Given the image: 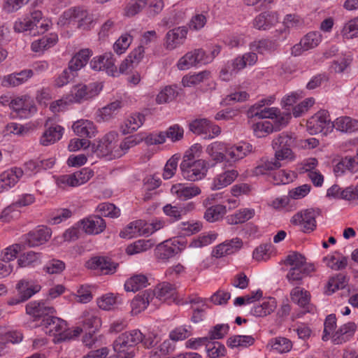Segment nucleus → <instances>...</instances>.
I'll use <instances>...</instances> for the list:
<instances>
[{
  "label": "nucleus",
  "instance_id": "obj_46",
  "mask_svg": "<svg viewBox=\"0 0 358 358\" xmlns=\"http://www.w3.org/2000/svg\"><path fill=\"white\" fill-rule=\"evenodd\" d=\"M148 284V280L144 274H135L127 279L124 283V289L127 292H137L145 287Z\"/></svg>",
  "mask_w": 358,
  "mask_h": 358
},
{
  "label": "nucleus",
  "instance_id": "obj_27",
  "mask_svg": "<svg viewBox=\"0 0 358 358\" xmlns=\"http://www.w3.org/2000/svg\"><path fill=\"white\" fill-rule=\"evenodd\" d=\"M238 176L236 169H229L215 176L210 185L212 190H219L231 185Z\"/></svg>",
  "mask_w": 358,
  "mask_h": 358
},
{
  "label": "nucleus",
  "instance_id": "obj_29",
  "mask_svg": "<svg viewBox=\"0 0 358 358\" xmlns=\"http://www.w3.org/2000/svg\"><path fill=\"white\" fill-rule=\"evenodd\" d=\"M155 297V292L150 289L137 294L131 301V313L137 315L143 311Z\"/></svg>",
  "mask_w": 358,
  "mask_h": 358
},
{
  "label": "nucleus",
  "instance_id": "obj_58",
  "mask_svg": "<svg viewBox=\"0 0 358 358\" xmlns=\"http://www.w3.org/2000/svg\"><path fill=\"white\" fill-rule=\"evenodd\" d=\"M83 327L89 332L94 333L100 327V319L90 312H84L82 316Z\"/></svg>",
  "mask_w": 358,
  "mask_h": 358
},
{
  "label": "nucleus",
  "instance_id": "obj_59",
  "mask_svg": "<svg viewBox=\"0 0 358 358\" xmlns=\"http://www.w3.org/2000/svg\"><path fill=\"white\" fill-rule=\"evenodd\" d=\"M252 117H257L262 119L276 117L280 111L277 108L262 107L258 109L254 108V105L250 108L249 111Z\"/></svg>",
  "mask_w": 358,
  "mask_h": 358
},
{
  "label": "nucleus",
  "instance_id": "obj_52",
  "mask_svg": "<svg viewBox=\"0 0 358 358\" xmlns=\"http://www.w3.org/2000/svg\"><path fill=\"white\" fill-rule=\"evenodd\" d=\"M255 338L252 336L234 335L227 339V344L231 348H248L252 345Z\"/></svg>",
  "mask_w": 358,
  "mask_h": 358
},
{
  "label": "nucleus",
  "instance_id": "obj_36",
  "mask_svg": "<svg viewBox=\"0 0 358 358\" xmlns=\"http://www.w3.org/2000/svg\"><path fill=\"white\" fill-rule=\"evenodd\" d=\"M206 153L215 164L227 161L226 143L220 141H215L206 148Z\"/></svg>",
  "mask_w": 358,
  "mask_h": 358
},
{
  "label": "nucleus",
  "instance_id": "obj_50",
  "mask_svg": "<svg viewBox=\"0 0 358 358\" xmlns=\"http://www.w3.org/2000/svg\"><path fill=\"white\" fill-rule=\"evenodd\" d=\"M323 261L328 267L335 271L343 269L348 264L347 257L338 252L326 256Z\"/></svg>",
  "mask_w": 358,
  "mask_h": 358
},
{
  "label": "nucleus",
  "instance_id": "obj_16",
  "mask_svg": "<svg viewBox=\"0 0 358 358\" xmlns=\"http://www.w3.org/2000/svg\"><path fill=\"white\" fill-rule=\"evenodd\" d=\"M85 266L88 269L97 271L101 274L108 275L116 271L118 264L113 262L108 257L95 256L86 262Z\"/></svg>",
  "mask_w": 358,
  "mask_h": 358
},
{
  "label": "nucleus",
  "instance_id": "obj_43",
  "mask_svg": "<svg viewBox=\"0 0 358 358\" xmlns=\"http://www.w3.org/2000/svg\"><path fill=\"white\" fill-rule=\"evenodd\" d=\"M276 306L275 299L270 297L264 300L262 304L252 307L250 313L255 317H264L273 313Z\"/></svg>",
  "mask_w": 358,
  "mask_h": 358
},
{
  "label": "nucleus",
  "instance_id": "obj_25",
  "mask_svg": "<svg viewBox=\"0 0 358 358\" xmlns=\"http://www.w3.org/2000/svg\"><path fill=\"white\" fill-rule=\"evenodd\" d=\"M279 22V15L277 12H264L253 20L252 24L259 30H268Z\"/></svg>",
  "mask_w": 358,
  "mask_h": 358
},
{
  "label": "nucleus",
  "instance_id": "obj_15",
  "mask_svg": "<svg viewBox=\"0 0 358 358\" xmlns=\"http://www.w3.org/2000/svg\"><path fill=\"white\" fill-rule=\"evenodd\" d=\"M322 41V35L319 31H310L306 34L291 49V54L294 57L301 55L304 51L313 49Z\"/></svg>",
  "mask_w": 358,
  "mask_h": 358
},
{
  "label": "nucleus",
  "instance_id": "obj_28",
  "mask_svg": "<svg viewBox=\"0 0 358 358\" xmlns=\"http://www.w3.org/2000/svg\"><path fill=\"white\" fill-rule=\"evenodd\" d=\"M41 289V286L38 283L27 279H21L15 285L17 294L26 301L39 292Z\"/></svg>",
  "mask_w": 358,
  "mask_h": 358
},
{
  "label": "nucleus",
  "instance_id": "obj_49",
  "mask_svg": "<svg viewBox=\"0 0 358 358\" xmlns=\"http://www.w3.org/2000/svg\"><path fill=\"white\" fill-rule=\"evenodd\" d=\"M121 107L120 102L114 101L99 109L96 113L97 121L106 122L112 119Z\"/></svg>",
  "mask_w": 358,
  "mask_h": 358
},
{
  "label": "nucleus",
  "instance_id": "obj_31",
  "mask_svg": "<svg viewBox=\"0 0 358 358\" xmlns=\"http://www.w3.org/2000/svg\"><path fill=\"white\" fill-rule=\"evenodd\" d=\"M145 116L139 113L127 116L122 122L120 129L123 134H131L138 130L145 122Z\"/></svg>",
  "mask_w": 358,
  "mask_h": 358
},
{
  "label": "nucleus",
  "instance_id": "obj_30",
  "mask_svg": "<svg viewBox=\"0 0 358 358\" xmlns=\"http://www.w3.org/2000/svg\"><path fill=\"white\" fill-rule=\"evenodd\" d=\"M82 228L88 234H99L106 228L104 220L98 215L90 216L81 221Z\"/></svg>",
  "mask_w": 358,
  "mask_h": 358
},
{
  "label": "nucleus",
  "instance_id": "obj_14",
  "mask_svg": "<svg viewBox=\"0 0 358 358\" xmlns=\"http://www.w3.org/2000/svg\"><path fill=\"white\" fill-rule=\"evenodd\" d=\"M189 129L194 134L203 135L204 138L212 139L218 136L220 128L206 118L196 119L189 123Z\"/></svg>",
  "mask_w": 358,
  "mask_h": 358
},
{
  "label": "nucleus",
  "instance_id": "obj_37",
  "mask_svg": "<svg viewBox=\"0 0 358 358\" xmlns=\"http://www.w3.org/2000/svg\"><path fill=\"white\" fill-rule=\"evenodd\" d=\"M279 44L275 41L268 38H262L252 42L250 44V49L257 52L259 55H266L273 52L278 47Z\"/></svg>",
  "mask_w": 358,
  "mask_h": 358
},
{
  "label": "nucleus",
  "instance_id": "obj_6",
  "mask_svg": "<svg viewBox=\"0 0 358 358\" xmlns=\"http://www.w3.org/2000/svg\"><path fill=\"white\" fill-rule=\"evenodd\" d=\"M102 89L103 85L100 83H92L89 85L78 84L73 86L66 95L71 104L81 103L96 96Z\"/></svg>",
  "mask_w": 358,
  "mask_h": 358
},
{
  "label": "nucleus",
  "instance_id": "obj_12",
  "mask_svg": "<svg viewBox=\"0 0 358 358\" xmlns=\"http://www.w3.org/2000/svg\"><path fill=\"white\" fill-rule=\"evenodd\" d=\"M52 231L45 226H38L28 234L22 236L24 246L37 247L45 243L51 237Z\"/></svg>",
  "mask_w": 358,
  "mask_h": 358
},
{
  "label": "nucleus",
  "instance_id": "obj_60",
  "mask_svg": "<svg viewBox=\"0 0 358 358\" xmlns=\"http://www.w3.org/2000/svg\"><path fill=\"white\" fill-rule=\"evenodd\" d=\"M153 245L154 243L152 240L141 239L129 245L127 248L126 251L128 255H132L145 252L150 249Z\"/></svg>",
  "mask_w": 358,
  "mask_h": 358
},
{
  "label": "nucleus",
  "instance_id": "obj_3",
  "mask_svg": "<svg viewBox=\"0 0 358 358\" xmlns=\"http://www.w3.org/2000/svg\"><path fill=\"white\" fill-rule=\"evenodd\" d=\"M293 143V136L286 133H281L273 140L272 148L275 151V155L272 159L278 164V169L283 164L295 159L296 156L291 148Z\"/></svg>",
  "mask_w": 358,
  "mask_h": 358
},
{
  "label": "nucleus",
  "instance_id": "obj_8",
  "mask_svg": "<svg viewBox=\"0 0 358 358\" xmlns=\"http://www.w3.org/2000/svg\"><path fill=\"white\" fill-rule=\"evenodd\" d=\"M94 176V171L83 168L71 174L62 175L55 178L57 185L62 189L74 187L86 183Z\"/></svg>",
  "mask_w": 358,
  "mask_h": 358
},
{
  "label": "nucleus",
  "instance_id": "obj_56",
  "mask_svg": "<svg viewBox=\"0 0 358 358\" xmlns=\"http://www.w3.org/2000/svg\"><path fill=\"white\" fill-rule=\"evenodd\" d=\"M141 141L142 138L137 136H131L125 138L120 144L118 143V151H116V156H117L118 158L121 157L131 148L139 144Z\"/></svg>",
  "mask_w": 358,
  "mask_h": 358
},
{
  "label": "nucleus",
  "instance_id": "obj_13",
  "mask_svg": "<svg viewBox=\"0 0 358 358\" xmlns=\"http://www.w3.org/2000/svg\"><path fill=\"white\" fill-rule=\"evenodd\" d=\"M66 326V322L65 320L53 315L44 317L41 322V327L43 331L47 334L54 336L57 342L62 341L61 337H63Z\"/></svg>",
  "mask_w": 358,
  "mask_h": 358
},
{
  "label": "nucleus",
  "instance_id": "obj_32",
  "mask_svg": "<svg viewBox=\"0 0 358 358\" xmlns=\"http://www.w3.org/2000/svg\"><path fill=\"white\" fill-rule=\"evenodd\" d=\"M58 42V36L55 33H50L34 41L31 43V50L36 53H43L45 50L55 46Z\"/></svg>",
  "mask_w": 358,
  "mask_h": 358
},
{
  "label": "nucleus",
  "instance_id": "obj_38",
  "mask_svg": "<svg viewBox=\"0 0 358 358\" xmlns=\"http://www.w3.org/2000/svg\"><path fill=\"white\" fill-rule=\"evenodd\" d=\"M64 129L59 125L48 127L40 138V143L44 146L54 144L62 136Z\"/></svg>",
  "mask_w": 358,
  "mask_h": 358
},
{
  "label": "nucleus",
  "instance_id": "obj_26",
  "mask_svg": "<svg viewBox=\"0 0 358 358\" xmlns=\"http://www.w3.org/2000/svg\"><path fill=\"white\" fill-rule=\"evenodd\" d=\"M72 129L77 136L90 138L94 137L98 132L94 122L85 119H80L73 122Z\"/></svg>",
  "mask_w": 358,
  "mask_h": 358
},
{
  "label": "nucleus",
  "instance_id": "obj_21",
  "mask_svg": "<svg viewBox=\"0 0 358 358\" xmlns=\"http://www.w3.org/2000/svg\"><path fill=\"white\" fill-rule=\"evenodd\" d=\"M55 309L50 306H48L42 301H30L26 305V313L34 318L35 320L48 317L50 315L55 313Z\"/></svg>",
  "mask_w": 358,
  "mask_h": 358
},
{
  "label": "nucleus",
  "instance_id": "obj_22",
  "mask_svg": "<svg viewBox=\"0 0 358 358\" xmlns=\"http://www.w3.org/2000/svg\"><path fill=\"white\" fill-rule=\"evenodd\" d=\"M243 246V241L239 238H234L217 245L213 251V255L216 258L234 254L238 252Z\"/></svg>",
  "mask_w": 358,
  "mask_h": 358
},
{
  "label": "nucleus",
  "instance_id": "obj_7",
  "mask_svg": "<svg viewBox=\"0 0 358 358\" xmlns=\"http://www.w3.org/2000/svg\"><path fill=\"white\" fill-rule=\"evenodd\" d=\"M180 168L183 178L192 182L204 178L208 170V163L203 159L182 160Z\"/></svg>",
  "mask_w": 358,
  "mask_h": 358
},
{
  "label": "nucleus",
  "instance_id": "obj_54",
  "mask_svg": "<svg viewBox=\"0 0 358 358\" xmlns=\"http://www.w3.org/2000/svg\"><path fill=\"white\" fill-rule=\"evenodd\" d=\"M41 253L29 252L18 259L20 267H34L41 264Z\"/></svg>",
  "mask_w": 358,
  "mask_h": 358
},
{
  "label": "nucleus",
  "instance_id": "obj_9",
  "mask_svg": "<svg viewBox=\"0 0 358 358\" xmlns=\"http://www.w3.org/2000/svg\"><path fill=\"white\" fill-rule=\"evenodd\" d=\"M308 131L313 135L318 133L327 134L333 131L334 125L329 118V113L327 110H322L313 115L306 124Z\"/></svg>",
  "mask_w": 358,
  "mask_h": 358
},
{
  "label": "nucleus",
  "instance_id": "obj_47",
  "mask_svg": "<svg viewBox=\"0 0 358 358\" xmlns=\"http://www.w3.org/2000/svg\"><path fill=\"white\" fill-rule=\"evenodd\" d=\"M267 348L275 352L286 353L292 348V343L287 338L279 336L271 339L267 344Z\"/></svg>",
  "mask_w": 358,
  "mask_h": 358
},
{
  "label": "nucleus",
  "instance_id": "obj_63",
  "mask_svg": "<svg viewBox=\"0 0 358 358\" xmlns=\"http://www.w3.org/2000/svg\"><path fill=\"white\" fill-rule=\"evenodd\" d=\"M94 22L92 15L87 10L78 8L76 27L89 29Z\"/></svg>",
  "mask_w": 358,
  "mask_h": 358
},
{
  "label": "nucleus",
  "instance_id": "obj_24",
  "mask_svg": "<svg viewBox=\"0 0 358 358\" xmlns=\"http://www.w3.org/2000/svg\"><path fill=\"white\" fill-rule=\"evenodd\" d=\"M33 77V71L24 69L5 76L2 80V85L7 87H15L26 83Z\"/></svg>",
  "mask_w": 358,
  "mask_h": 358
},
{
  "label": "nucleus",
  "instance_id": "obj_40",
  "mask_svg": "<svg viewBox=\"0 0 358 358\" xmlns=\"http://www.w3.org/2000/svg\"><path fill=\"white\" fill-rule=\"evenodd\" d=\"M91 55L89 49L81 50L71 58L68 69L72 73L79 71L86 65Z\"/></svg>",
  "mask_w": 358,
  "mask_h": 358
},
{
  "label": "nucleus",
  "instance_id": "obj_41",
  "mask_svg": "<svg viewBox=\"0 0 358 358\" xmlns=\"http://www.w3.org/2000/svg\"><path fill=\"white\" fill-rule=\"evenodd\" d=\"M122 303V297L119 294L107 293L96 299L97 306L103 310H112Z\"/></svg>",
  "mask_w": 358,
  "mask_h": 358
},
{
  "label": "nucleus",
  "instance_id": "obj_23",
  "mask_svg": "<svg viewBox=\"0 0 358 358\" xmlns=\"http://www.w3.org/2000/svg\"><path fill=\"white\" fill-rule=\"evenodd\" d=\"M178 241H166L157 245L155 250L156 257L162 262H166L178 254L180 249L177 246Z\"/></svg>",
  "mask_w": 358,
  "mask_h": 358
},
{
  "label": "nucleus",
  "instance_id": "obj_19",
  "mask_svg": "<svg viewBox=\"0 0 358 358\" xmlns=\"http://www.w3.org/2000/svg\"><path fill=\"white\" fill-rule=\"evenodd\" d=\"M23 173L22 169L18 167H13L2 172L0 174V193L14 187Z\"/></svg>",
  "mask_w": 358,
  "mask_h": 358
},
{
  "label": "nucleus",
  "instance_id": "obj_53",
  "mask_svg": "<svg viewBox=\"0 0 358 358\" xmlns=\"http://www.w3.org/2000/svg\"><path fill=\"white\" fill-rule=\"evenodd\" d=\"M78 8L66 10L60 15L57 24L61 27H75L77 23Z\"/></svg>",
  "mask_w": 358,
  "mask_h": 358
},
{
  "label": "nucleus",
  "instance_id": "obj_20",
  "mask_svg": "<svg viewBox=\"0 0 358 358\" xmlns=\"http://www.w3.org/2000/svg\"><path fill=\"white\" fill-rule=\"evenodd\" d=\"M172 195L182 201L189 200L201 193L199 187L188 183H176L171 188Z\"/></svg>",
  "mask_w": 358,
  "mask_h": 358
},
{
  "label": "nucleus",
  "instance_id": "obj_1",
  "mask_svg": "<svg viewBox=\"0 0 358 358\" xmlns=\"http://www.w3.org/2000/svg\"><path fill=\"white\" fill-rule=\"evenodd\" d=\"M143 341V334L134 329L120 334L113 343L116 358H134L136 345Z\"/></svg>",
  "mask_w": 358,
  "mask_h": 358
},
{
  "label": "nucleus",
  "instance_id": "obj_42",
  "mask_svg": "<svg viewBox=\"0 0 358 358\" xmlns=\"http://www.w3.org/2000/svg\"><path fill=\"white\" fill-rule=\"evenodd\" d=\"M332 122L334 128L341 132L352 133L358 130V121L350 117H339Z\"/></svg>",
  "mask_w": 358,
  "mask_h": 358
},
{
  "label": "nucleus",
  "instance_id": "obj_5",
  "mask_svg": "<svg viewBox=\"0 0 358 358\" xmlns=\"http://www.w3.org/2000/svg\"><path fill=\"white\" fill-rule=\"evenodd\" d=\"M258 59L257 53L246 52L239 55L234 59L228 61L222 68L220 78L222 80H231L240 71L247 66L255 65Z\"/></svg>",
  "mask_w": 358,
  "mask_h": 358
},
{
  "label": "nucleus",
  "instance_id": "obj_4",
  "mask_svg": "<svg viewBox=\"0 0 358 358\" xmlns=\"http://www.w3.org/2000/svg\"><path fill=\"white\" fill-rule=\"evenodd\" d=\"M118 134L109 131L101 138L96 140L90 146L91 150L99 157H105L108 160L118 158Z\"/></svg>",
  "mask_w": 358,
  "mask_h": 358
},
{
  "label": "nucleus",
  "instance_id": "obj_55",
  "mask_svg": "<svg viewBox=\"0 0 358 358\" xmlns=\"http://www.w3.org/2000/svg\"><path fill=\"white\" fill-rule=\"evenodd\" d=\"M226 212V206L220 204L215 205L206 209L203 217L208 222H215L222 218Z\"/></svg>",
  "mask_w": 358,
  "mask_h": 358
},
{
  "label": "nucleus",
  "instance_id": "obj_34",
  "mask_svg": "<svg viewBox=\"0 0 358 358\" xmlns=\"http://www.w3.org/2000/svg\"><path fill=\"white\" fill-rule=\"evenodd\" d=\"M357 325L355 322H348L342 325L333 335L334 344H342L349 341L355 334Z\"/></svg>",
  "mask_w": 358,
  "mask_h": 358
},
{
  "label": "nucleus",
  "instance_id": "obj_18",
  "mask_svg": "<svg viewBox=\"0 0 358 358\" xmlns=\"http://www.w3.org/2000/svg\"><path fill=\"white\" fill-rule=\"evenodd\" d=\"M252 149V145L245 141H241L236 144L226 143L227 161L238 162L250 154Z\"/></svg>",
  "mask_w": 358,
  "mask_h": 358
},
{
  "label": "nucleus",
  "instance_id": "obj_39",
  "mask_svg": "<svg viewBox=\"0 0 358 358\" xmlns=\"http://www.w3.org/2000/svg\"><path fill=\"white\" fill-rule=\"evenodd\" d=\"M334 171L336 176H340L346 172L356 173L358 171V162L354 157H345L335 166Z\"/></svg>",
  "mask_w": 358,
  "mask_h": 358
},
{
  "label": "nucleus",
  "instance_id": "obj_57",
  "mask_svg": "<svg viewBox=\"0 0 358 358\" xmlns=\"http://www.w3.org/2000/svg\"><path fill=\"white\" fill-rule=\"evenodd\" d=\"M206 351L210 358H218L224 357L227 355L225 346L217 341L208 342L206 345Z\"/></svg>",
  "mask_w": 358,
  "mask_h": 358
},
{
  "label": "nucleus",
  "instance_id": "obj_35",
  "mask_svg": "<svg viewBox=\"0 0 358 358\" xmlns=\"http://www.w3.org/2000/svg\"><path fill=\"white\" fill-rule=\"evenodd\" d=\"M210 78L211 72L205 70L186 74L182 77L181 83L185 87H192L208 80Z\"/></svg>",
  "mask_w": 358,
  "mask_h": 358
},
{
  "label": "nucleus",
  "instance_id": "obj_62",
  "mask_svg": "<svg viewBox=\"0 0 358 358\" xmlns=\"http://www.w3.org/2000/svg\"><path fill=\"white\" fill-rule=\"evenodd\" d=\"M278 164L271 159H262L252 171L255 176L267 174L269 171L278 169Z\"/></svg>",
  "mask_w": 358,
  "mask_h": 358
},
{
  "label": "nucleus",
  "instance_id": "obj_33",
  "mask_svg": "<svg viewBox=\"0 0 358 358\" xmlns=\"http://www.w3.org/2000/svg\"><path fill=\"white\" fill-rule=\"evenodd\" d=\"M145 231V221L138 220L130 222L121 231L120 236L122 238L130 239L141 236H147Z\"/></svg>",
  "mask_w": 358,
  "mask_h": 358
},
{
  "label": "nucleus",
  "instance_id": "obj_64",
  "mask_svg": "<svg viewBox=\"0 0 358 358\" xmlns=\"http://www.w3.org/2000/svg\"><path fill=\"white\" fill-rule=\"evenodd\" d=\"M344 38L352 39L358 37V17L345 24L341 31Z\"/></svg>",
  "mask_w": 358,
  "mask_h": 358
},
{
  "label": "nucleus",
  "instance_id": "obj_2",
  "mask_svg": "<svg viewBox=\"0 0 358 358\" xmlns=\"http://www.w3.org/2000/svg\"><path fill=\"white\" fill-rule=\"evenodd\" d=\"M285 264L290 266L287 278L292 284L298 283L315 271L314 265L307 263L304 256L297 252L289 254L287 257Z\"/></svg>",
  "mask_w": 358,
  "mask_h": 358
},
{
  "label": "nucleus",
  "instance_id": "obj_10",
  "mask_svg": "<svg viewBox=\"0 0 358 358\" xmlns=\"http://www.w3.org/2000/svg\"><path fill=\"white\" fill-rule=\"evenodd\" d=\"M319 211L313 208L306 209L295 213L291 218V223L297 226L304 233H310L316 228V217Z\"/></svg>",
  "mask_w": 358,
  "mask_h": 358
},
{
  "label": "nucleus",
  "instance_id": "obj_44",
  "mask_svg": "<svg viewBox=\"0 0 358 358\" xmlns=\"http://www.w3.org/2000/svg\"><path fill=\"white\" fill-rule=\"evenodd\" d=\"M347 285V277L342 273L336 274L329 279L324 289V294L331 295L336 291L345 288Z\"/></svg>",
  "mask_w": 358,
  "mask_h": 358
},
{
  "label": "nucleus",
  "instance_id": "obj_61",
  "mask_svg": "<svg viewBox=\"0 0 358 358\" xmlns=\"http://www.w3.org/2000/svg\"><path fill=\"white\" fill-rule=\"evenodd\" d=\"M268 204L271 208L278 210H286L287 211H291L295 208L294 205L291 203V199L289 195L273 199Z\"/></svg>",
  "mask_w": 358,
  "mask_h": 358
},
{
  "label": "nucleus",
  "instance_id": "obj_17",
  "mask_svg": "<svg viewBox=\"0 0 358 358\" xmlns=\"http://www.w3.org/2000/svg\"><path fill=\"white\" fill-rule=\"evenodd\" d=\"M188 29L185 27L173 28L166 34L164 47L167 50H173L181 46L187 38Z\"/></svg>",
  "mask_w": 358,
  "mask_h": 358
},
{
  "label": "nucleus",
  "instance_id": "obj_11",
  "mask_svg": "<svg viewBox=\"0 0 358 358\" xmlns=\"http://www.w3.org/2000/svg\"><path fill=\"white\" fill-rule=\"evenodd\" d=\"M115 59L111 52L96 56L90 62V66L94 71H103L110 76H118L117 69L115 64Z\"/></svg>",
  "mask_w": 358,
  "mask_h": 358
},
{
  "label": "nucleus",
  "instance_id": "obj_45",
  "mask_svg": "<svg viewBox=\"0 0 358 358\" xmlns=\"http://www.w3.org/2000/svg\"><path fill=\"white\" fill-rule=\"evenodd\" d=\"M156 295L160 301L171 300L175 301L176 300V287L174 285L164 282L157 286Z\"/></svg>",
  "mask_w": 358,
  "mask_h": 358
},
{
  "label": "nucleus",
  "instance_id": "obj_48",
  "mask_svg": "<svg viewBox=\"0 0 358 358\" xmlns=\"http://www.w3.org/2000/svg\"><path fill=\"white\" fill-rule=\"evenodd\" d=\"M255 215V210L252 208L241 209L234 214L229 215L226 217L227 222L229 224H238L243 223Z\"/></svg>",
  "mask_w": 358,
  "mask_h": 358
},
{
  "label": "nucleus",
  "instance_id": "obj_51",
  "mask_svg": "<svg viewBox=\"0 0 358 358\" xmlns=\"http://www.w3.org/2000/svg\"><path fill=\"white\" fill-rule=\"evenodd\" d=\"M291 300L301 307H306L309 304L310 293L303 288L296 287L290 292Z\"/></svg>",
  "mask_w": 358,
  "mask_h": 358
}]
</instances>
